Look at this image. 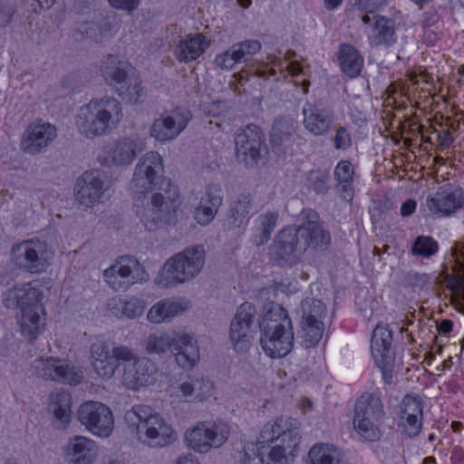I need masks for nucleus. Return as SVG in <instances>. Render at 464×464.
Instances as JSON below:
<instances>
[{
    "label": "nucleus",
    "instance_id": "f257e3e1",
    "mask_svg": "<svg viewBox=\"0 0 464 464\" xmlns=\"http://www.w3.org/2000/svg\"><path fill=\"white\" fill-rule=\"evenodd\" d=\"M301 220L300 225L285 227L276 234L269 247L273 260L281 265H295L308 249L325 251L328 248L331 235L319 214L312 208H305L301 213Z\"/></svg>",
    "mask_w": 464,
    "mask_h": 464
},
{
    "label": "nucleus",
    "instance_id": "f03ea898",
    "mask_svg": "<svg viewBox=\"0 0 464 464\" xmlns=\"http://www.w3.org/2000/svg\"><path fill=\"white\" fill-rule=\"evenodd\" d=\"M260 345L271 358H282L293 349L295 334L287 311L278 304H272L259 323Z\"/></svg>",
    "mask_w": 464,
    "mask_h": 464
},
{
    "label": "nucleus",
    "instance_id": "7ed1b4c3",
    "mask_svg": "<svg viewBox=\"0 0 464 464\" xmlns=\"http://www.w3.org/2000/svg\"><path fill=\"white\" fill-rule=\"evenodd\" d=\"M122 116L121 104L117 99H93L80 109L76 126L82 136L94 139L116 129Z\"/></svg>",
    "mask_w": 464,
    "mask_h": 464
},
{
    "label": "nucleus",
    "instance_id": "20e7f679",
    "mask_svg": "<svg viewBox=\"0 0 464 464\" xmlns=\"http://www.w3.org/2000/svg\"><path fill=\"white\" fill-rule=\"evenodd\" d=\"M124 418L140 441L150 447L162 448L177 438L172 427L149 406H134Z\"/></svg>",
    "mask_w": 464,
    "mask_h": 464
},
{
    "label": "nucleus",
    "instance_id": "39448f33",
    "mask_svg": "<svg viewBox=\"0 0 464 464\" xmlns=\"http://www.w3.org/2000/svg\"><path fill=\"white\" fill-rule=\"evenodd\" d=\"M136 213L150 231H155L175 219L179 207V193L176 186L169 183L160 192L154 193L146 205L136 206Z\"/></svg>",
    "mask_w": 464,
    "mask_h": 464
},
{
    "label": "nucleus",
    "instance_id": "423d86ee",
    "mask_svg": "<svg viewBox=\"0 0 464 464\" xmlns=\"http://www.w3.org/2000/svg\"><path fill=\"white\" fill-rule=\"evenodd\" d=\"M113 355L119 362H122V383L131 390L150 385L155 382L157 367L147 357H140L126 345L113 347Z\"/></svg>",
    "mask_w": 464,
    "mask_h": 464
},
{
    "label": "nucleus",
    "instance_id": "0eeeda50",
    "mask_svg": "<svg viewBox=\"0 0 464 464\" xmlns=\"http://www.w3.org/2000/svg\"><path fill=\"white\" fill-rule=\"evenodd\" d=\"M205 250L200 245L186 247L169 258L163 266L165 286H172L195 278L205 265Z\"/></svg>",
    "mask_w": 464,
    "mask_h": 464
},
{
    "label": "nucleus",
    "instance_id": "6e6552de",
    "mask_svg": "<svg viewBox=\"0 0 464 464\" xmlns=\"http://www.w3.org/2000/svg\"><path fill=\"white\" fill-rule=\"evenodd\" d=\"M384 418L383 404L379 395L364 393L354 405L353 427L361 437L369 441L381 438Z\"/></svg>",
    "mask_w": 464,
    "mask_h": 464
},
{
    "label": "nucleus",
    "instance_id": "1a4fd4ad",
    "mask_svg": "<svg viewBox=\"0 0 464 464\" xmlns=\"http://www.w3.org/2000/svg\"><path fill=\"white\" fill-rule=\"evenodd\" d=\"M53 256L54 253L47 243L36 237L16 243L11 249L14 265L30 274L46 271Z\"/></svg>",
    "mask_w": 464,
    "mask_h": 464
},
{
    "label": "nucleus",
    "instance_id": "9d476101",
    "mask_svg": "<svg viewBox=\"0 0 464 464\" xmlns=\"http://www.w3.org/2000/svg\"><path fill=\"white\" fill-rule=\"evenodd\" d=\"M102 77L126 102L136 104L144 95L141 81L137 75L128 74L123 63L109 55L102 68Z\"/></svg>",
    "mask_w": 464,
    "mask_h": 464
},
{
    "label": "nucleus",
    "instance_id": "9b49d317",
    "mask_svg": "<svg viewBox=\"0 0 464 464\" xmlns=\"http://www.w3.org/2000/svg\"><path fill=\"white\" fill-rule=\"evenodd\" d=\"M229 433L230 430L227 423L202 421L188 429L184 440L194 451L207 453L212 448L222 446Z\"/></svg>",
    "mask_w": 464,
    "mask_h": 464
},
{
    "label": "nucleus",
    "instance_id": "f8f14e48",
    "mask_svg": "<svg viewBox=\"0 0 464 464\" xmlns=\"http://www.w3.org/2000/svg\"><path fill=\"white\" fill-rule=\"evenodd\" d=\"M146 149L145 140L138 135L121 137L102 149L98 161L104 167H126Z\"/></svg>",
    "mask_w": 464,
    "mask_h": 464
},
{
    "label": "nucleus",
    "instance_id": "ddd939ff",
    "mask_svg": "<svg viewBox=\"0 0 464 464\" xmlns=\"http://www.w3.org/2000/svg\"><path fill=\"white\" fill-rule=\"evenodd\" d=\"M163 160L156 151L144 154L135 166L130 188L135 194H145L155 189L162 181Z\"/></svg>",
    "mask_w": 464,
    "mask_h": 464
},
{
    "label": "nucleus",
    "instance_id": "4468645a",
    "mask_svg": "<svg viewBox=\"0 0 464 464\" xmlns=\"http://www.w3.org/2000/svg\"><path fill=\"white\" fill-rule=\"evenodd\" d=\"M264 134L256 125H247L239 130L235 137L236 156L246 168H254L261 160L266 147Z\"/></svg>",
    "mask_w": 464,
    "mask_h": 464
},
{
    "label": "nucleus",
    "instance_id": "2eb2a0df",
    "mask_svg": "<svg viewBox=\"0 0 464 464\" xmlns=\"http://www.w3.org/2000/svg\"><path fill=\"white\" fill-rule=\"evenodd\" d=\"M106 283L114 291L126 290L135 283L146 279L147 274L137 259L121 256L103 272Z\"/></svg>",
    "mask_w": 464,
    "mask_h": 464
},
{
    "label": "nucleus",
    "instance_id": "dca6fc26",
    "mask_svg": "<svg viewBox=\"0 0 464 464\" xmlns=\"http://www.w3.org/2000/svg\"><path fill=\"white\" fill-rule=\"evenodd\" d=\"M57 128L37 118L25 127L20 141V150L28 155H38L47 150L57 138Z\"/></svg>",
    "mask_w": 464,
    "mask_h": 464
},
{
    "label": "nucleus",
    "instance_id": "f3484780",
    "mask_svg": "<svg viewBox=\"0 0 464 464\" xmlns=\"http://www.w3.org/2000/svg\"><path fill=\"white\" fill-rule=\"evenodd\" d=\"M78 420L89 431L100 437H108L113 429V417L109 407L102 402L86 401L77 411Z\"/></svg>",
    "mask_w": 464,
    "mask_h": 464
},
{
    "label": "nucleus",
    "instance_id": "a211bd4d",
    "mask_svg": "<svg viewBox=\"0 0 464 464\" xmlns=\"http://www.w3.org/2000/svg\"><path fill=\"white\" fill-rule=\"evenodd\" d=\"M34 374L44 380H50L66 384H77L82 380V374L73 365L57 357H40L33 362Z\"/></svg>",
    "mask_w": 464,
    "mask_h": 464
},
{
    "label": "nucleus",
    "instance_id": "6ab92c4d",
    "mask_svg": "<svg viewBox=\"0 0 464 464\" xmlns=\"http://www.w3.org/2000/svg\"><path fill=\"white\" fill-rule=\"evenodd\" d=\"M256 316L255 305L243 303L237 309L230 324L229 337L234 349L238 353L248 350L252 340V324Z\"/></svg>",
    "mask_w": 464,
    "mask_h": 464
},
{
    "label": "nucleus",
    "instance_id": "aec40b11",
    "mask_svg": "<svg viewBox=\"0 0 464 464\" xmlns=\"http://www.w3.org/2000/svg\"><path fill=\"white\" fill-rule=\"evenodd\" d=\"M74 193L77 202L85 208H92L110 197L98 170L83 172L75 183Z\"/></svg>",
    "mask_w": 464,
    "mask_h": 464
},
{
    "label": "nucleus",
    "instance_id": "412c9836",
    "mask_svg": "<svg viewBox=\"0 0 464 464\" xmlns=\"http://www.w3.org/2000/svg\"><path fill=\"white\" fill-rule=\"evenodd\" d=\"M304 127L315 137L325 136L332 131L335 120L334 109L321 102H306L303 107Z\"/></svg>",
    "mask_w": 464,
    "mask_h": 464
},
{
    "label": "nucleus",
    "instance_id": "4be33fe9",
    "mask_svg": "<svg viewBox=\"0 0 464 464\" xmlns=\"http://www.w3.org/2000/svg\"><path fill=\"white\" fill-rule=\"evenodd\" d=\"M191 120L188 110L178 109L171 114L161 115L154 120L150 129V134L156 140L165 142L176 139L187 127Z\"/></svg>",
    "mask_w": 464,
    "mask_h": 464
},
{
    "label": "nucleus",
    "instance_id": "5701e85b",
    "mask_svg": "<svg viewBox=\"0 0 464 464\" xmlns=\"http://www.w3.org/2000/svg\"><path fill=\"white\" fill-rule=\"evenodd\" d=\"M223 203V191L220 184L206 186L198 206L195 208L194 218L198 224L208 226L213 221Z\"/></svg>",
    "mask_w": 464,
    "mask_h": 464
},
{
    "label": "nucleus",
    "instance_id": "b1692460",
    "mask_svg": "<svg viewBox=\"0 0 464 464\" xmlns=\"http://www.w3.org/2000/svg\"><path fill=\"white\" fill-rule=\"evenodd\" d=\"M464 204V195L461 188H443L433 197L426 198V206L430 212L438 217H448Z\"/></svg>",
    "mask_w": 464,
    "mask_h": 464
},
{
    "label": "nucleus",
    "instance_id": "393cba45",
    "mask_svg": "<svg viewBox=\"0 0 464 464\" xmlns=\"http://www.w3.org/2000/svg\"><path fill=\"white\" fill-rule=\"evenodd\" d=\"M90 360L93 371L103 380L111 379L121 363L113 355V348L111 349L104 341H96L92 343Z\"/></svg>",
    "mask_w": 464,
    "mask_h": 464
},
{
    "label": "nucleus",
    "instance_id": "a878e982",
    "mask_svg": "<svg viewBox=\"0 0 464 464\" xmlns=\"http://www.w3.org/2000/svg\"><path fill=\"white\" fill-rule=\"evenodd\" d=\"M63 457L68 464H92L97 457L96 443L83 436H73L63 448Z\"/></svg>",
    "mask_w": 464,
    "mask_h": 464
},
{
    "label": "nucleus",
    "instance_id": "bb28decb",
    "mask_svg": "<svg viewBox=\"0 0 464 464\" xmlns=\"http://www.w3.org/2000/svg\"><path fill=\"white\" fill-rule=\"evenodd\" d=\"M177 364L184 370L192 369L199 362V349L193 336L176 333V342L171 349Z\"/></svg>",
    "mask_w": 464,
    "mask_h": 464
},
{
    "label": "nucleus",
    "instance_id": "cd10ccee",
    "mask_svg": "<svg viewBox=\"0 0 464 464\" xmlns=\"http://www.w3.org/2000/svg\"><path fill=\"white\" fill-rule=\"evenodd\" d=\"M40 292L33 287L30 283L21 285H14L3 295V303L7 308H28L30 306H40L38 304Z\"/></svg>",
    "mask_w": 464,
    "mask_h": 464
},
{
    "label": "nucleus",
    "instance_id": "c85d7f7f",
    "mask_svg": "<svg viewBox=\"0 0 464 464\" xmlns=\"http://www.w3.org/2000/svg\"><path fill=\"white\" fill-rule=\"evenodd\" d=\"M209 44L210 41L202 34H188L176 44L174 55L180 63H189L204 53Z\"/></svg>",
    "mask_w": 464,
    "mask_h": 464
},
{
    "label": "nucleus",
    "instance_id": "c756f323",
    "mask_svg": "<svg viewBox=\"0 0 464 464\" xmlns=\"http://www.w3.org/2000/svg\"><path fill=\"white\" fill-rule=\"evenodd\" d=\"M365 24L372 23V34L369 36L371 44L374 45H392L396 41L394 24L392 20L381 15H370L365 14L362 16Z\"/></svg>",
    "mask_w": 464,
    "mask_h": 464
},
{
    "label": "nucleus",
    "instance_id": "7c9ffc66",
    "mask_svg": "<svg viewBox=\"0 0 464 464\" xmlns=\"http://www.w3.org/2000/svg\"><path fill=\"white\" fill-rule=\"evenodd\" d=\"M422 406L421 402L414 397L407 395L402 401L401 419L405 433L409 437H415L421 429Z\"/></svg>",
    "mask_w": 464,
    "mask_h": 464
},
{
    "label": "nucleus",
    "instance_id": "2f4dec72",
    "mask_svg": "<svg viewBox=\"0 0 464 464\" xmlns=\"http://www.w3.org/2000/svg\"><path fill=\"white\" fill-rule=\"evenodd\" d=\"M392 331L386 326L378 324L372 333L371 349L376 363L383 361H393L394 353L392 347Z\"/></svg>",
    "mask_w": 464,
    "mask_h": 464
},
{
    "label": "nucleus",
    "instance_id": "473e14b6",
    "mask_svg": "<svg viewBox=\"0 0 464 464\" xmlns=\"http://www.w3.org/2000/svg\"><path fill=\"white\" fill-rule=\"evenodd\" d=\"M253 204L254 198L251 193H243L237 197L229 210L227 218L229 229L239 228L246 224Z\"/></svg>",
    "mask_w": 464,
    "mask_h": 464
},
{
    "label": "nucleus",
    "instance_id": "72a5a7b5",
    "mask_svg": "<svg viewBox=\"0 0 464 464\" xmlns=\"http://www.w3.org/2000/svg\"><path fill=\"white\" fill-rule=\"evenodd\" d=\"M41 306H30L21 310L20 331L23 336L34 341L43 330L44 323L41 317Z\"/></svg>",
    "mask_w": 464,
    "mask_h": 464
},
{
    "label": "nucleus",
    "instance_id": "f704fd0d",
    "mask_svg": "<svg viewBox=\"0 0 464 464\" xmlns=\"http://www.w3.org/2000/svg\"><path fill=\"white\" fill-rule=\"evenodd\" d=\"M183 310L184 308L179 302L163 299L152 305L147 314V319L152 324L167 323L171 321Z\"/></svg>",
    "mask_w": 464,
    "mask_h": 464
},
{
    "label": "nucleus",
    "instance_id": "c9c22d12",
    "mask_svg": "<svg viewBox=\"0 0 464 464\" xmlns=\"http://www.w3.org/2000/svg\"><path fill=\"white\" fill-rule=\"evenodd\" d=\"M338 60L342 72L351 78L357 76L362 68L363 59L353 45L342 44Z\"/></svg>",
    "mask_w": 464,
    "mask_h": 464
},
{
    "label": "nucleus",
    "instance_id": "e433bc0d",
    "mask_svg": "<svg viewBox=\"0 0 464 464\" xmlns=\"http://www.w3.org/2000/svg\"><path fill=\"white\" fill-rule=\"evenodd\" d=\"M72 398L69 392L57 390L49 396L48 410L63 424L70 421Z\"/></svg>",
    "mask_w": 464,
    "mask_h": 464
},
{
    "label": "nucleus",
    "instance_id": "4c0bfd02",
    "mask_svg": "<svg viewBox=\"0 0 464 464\" xmlns=\"http://www.w3.org/2000/svg\"><path fill=\"white\" fill-rule=\"evenodd\" d=\"M308 457L312 464H346L343 453L329 444L314 445Z\"/></svg>",
    "mask_w": 464,
    "mask_h": 464
},
{
    "label": "nucleus",
    "instance_id": "58836bf2",
    "mask_svg": "<svg viewBox=\"0 0 464 464\" xmlns=\"http://www.w3.org/2000/svg\"><path fill=\"white\" fill-rule=\"evenodd\" d=\"M277 219L278 213L276 211H267L257 217L252 240L256 246H262L269 240L276 227Z\"/></svg>",
    "mask_w": 464,
    "mask_h": 464
},
{
    "label": "nucleus",
    "instance_id": "ea45409f",
    "mask_svg": "<svg viewBox=\"0 0 464 464\" xmlns=\"http://www.w3.org/2000/svg\"><path fill=\"white\" fill-rule=\"evenodd\" d=\"M176 342V333L173 336L167 333L150 334L145 341V351L149 354H163L172 349Z\"/></svg>",
    "mask_w": 464,
    "mask_h": 464
},
{
    "label": "nucleus",
    "instance_id": "a19ab883",
    "mask_svg": "<svg viewBox=\"0 0 464 464\" xmlns=\"http://www.w3.org/2000/svg\"><path fill=\"white\" fill-rule=\"evenodd\" d=\"M295 121L290 117H277L271 130V141L276 146H281L294 134Z\"/></svg>",
    "mask_w": 464,
    "mask_h": 464
},
{
    "label": "nucleus",
    "instance_id": "79ce46f5",
    "mask_svg": "<svg viewBox=\"0 0 464 464\" xmlns=\"http://www.w3.org/2000/svg\"><path fill=\"white\" fill-rule=\"evenodd\" d=\"M289 423L290 421L283 417L277 418L273 422H268L261 430L257 444L263 448L266 442L280 440Z\"/></svg>",
    "mask_w": 464,
    "mask_h": 464
},
{
    "label": "nucleus",
    "instance_id": "37998d69",
    "mask_svg": "<svg viewBox=\"0 0 464 464\" xmlns=\"http://www.w3.org/2000/svg\"><path fill=\"white\" fill-rule=\"evenodd\" d=\"M353 169L349 161H341L334 170V176L338 181V189L343 193L344 199H352L351 183L353 180Z\"/></svg>",
    "mask_w": 464,
    "mask_h": 464
},
{
    "label": "nucleus",
    "instance_id": "c03bdc74",
    "mask_svg": "<svg viewBox=\"0 0 464 464\" xmlns=\"http://www.w3.org/2000/svg\"><path fill=\"white\" fill-rule=\"evenodd\" d=\"M302 338L304 345L308 348L316 345L324 333V324L322 321L302 319Z\"/></svg>",
    "mask_w": 464,
    "mask_h": 464
},
{
    "label": "nucleus",
    "instance_id": "a18cd8bd",
    "mask_svg": "<svg viewBox=\"0 0 464 464\" xmlns=\"http://www.w3.org/2000/svg\"><path fill=\"white\" fill-rule=\"evenodd\" d=\"M301 306L303 312L302 319L304 320L322 321L326 314L325 304L318 299L305 298L302 302Z\"/></svg>",
    "mask_w": 464,
    "mask_h": 464
},
{
    "label": "nucleus",
    "instance_id": "49530a36",
    "mask_svg": "<svg viewBox=\"0 0 464 464\" xmlns=\"http://www.w3.org/2000/svg\"><path fill=\"white\" fill-rule=\"evenodd\" d=\"M439 250V244L431 237L419 236L416 237L411 248L413 256H420L429 258L434 256Z\"/></svg>",
    "mask_w": 464,
    "mask_h": 464
},
{
    "label": "nucleus",
    "instance_id": "de8ad7c7",
    "mask_svg": "<svg viewBox=\"0 0 464 464\" xmlns=\"http://www.w3.org/2000/svg\"><path fill=\"white\" fill-rule=\"evenodd\" d=\"M231 47L234 51L233 53L242 63L261 50V43L258 40L251 39L234 44Z\"/></svg>",
    "mask_w": 464,
    "mask_h": 464
},
{
    "label": "nucleus",
    "instance_id": "09e8293b",
    "mask_svg": "<svg viewBox=\"0 0 464 464\" xmlns=\"http://www.w3.org/2000/svg\"><path fill=\"white\" fill-rule=\"evenodd\" d=\"M145 309L144 302L137 297H130L121 302V314L127 318L140 316Z\"/></svg>",
    "mask_w": 464,
    "mask_h": 464
},
{
    "label": "nucleus",
    "instance_id": "8fccbe9b",
    "mask_svg": "<svg viewBox=\"0 0 464 464\" xmlns=\"http://www.w3.org/2000/svg\"><path fill=\"white\" fill-rule=\"evenodd\" d=\"M280 445L284 447L287 453L292 454L300 442L298 428L293 427L290 422L286 428V430L285 433H283V436L280 439Z\"/></svg>",
    "mask_w": 464,
    "mask_h": 464
},
{
    "label": "nucleus",
    "instance_id": "3c124183",
    "mask_svg": "<svg viewBox=\"0 0 464 464\" xmlns=\"http://www.w3.org/2000/svg\"><path fill=\"white\" fill-rule=\"evenodd\" d=\"M194 389L192 378L188 377L187 380L180 382L171 383L168 388V392L172 397L183 399L194 395Z\"/></svg>",
    "mask_w": 464,
    "mask_h": 464
},
{
    "label": "nucleus",
    "instance_id": "603ef678",
    "mask_svg": "<svg viewBox=\"0 0 464 464\" xmlns=\"http://www.w3.org/2000/svg\"><path fill=\"white\" fill-rule=\"evenodd\" d=\"M233 53L234 51L232 47H230L226 52L217 55L215 59L217 66L222 70H231L237 63H241L238 57Z\"/></svg>",
    "mask_w": 464,
    "mask_h": 464
},
{
    "label": "nucleus",
    "instance_id": "864d4df0",
    "mask_svg": "<svg viewBox=\"0 0 464 464\" xmlns=\"http://www.w3.org/2000/svg\"><path fill=\"white\" fill-rule=\"evenodd\" d=\"M194 394L200 401L207 399L212 394L213 383L208 379L192 378Z\"/></svg>",
    "mask_w": 464,
    "mask_h": 464
},
{
    "label": "nucleus",
    "instance_id": "5fc2aeb1",
    "mask_svg": "<svg viewBox=\"0 0 464 464\" xmlns=\"http://www.w3.org/2000/svg\"><path fill=\"white\" fill-rule=\"evenodd\" d=\"M310 188L318 194L325 193L328 190L329 177L323 173L310 172L309 174Z\"/></svg>",
    "mask_w": 464,
    "mask_h": 464
},
{
    "label": "nucleus",
    "instance_id": "6e6d98bb",
    "mask_svg": "<svg viewBox=\"0 0 464 464\" xmlns=\"http://www.w3.org/2000/svg\"><path fill=\"white\" fill-rule=\"evenodd\" d=\"M352 145V138L347 129L339 126L334 136V147L337 150H346Z\"/></svg>",
    "mask_w": 464,
    "mask_h": 464
},
{
    "label": "nucleus",
    "instance_id": "4d7b16f0",
    "mask_svg": "<svg viewBox=\"0 0 464 464\" xmlns=\"http://www.w3.org/2000/svg\"><path fill=\"white\" fill-rule=\"evenodd\" d=\"M386 2L387 0H354L353 5L357 9L364 11L369 14L385 5Z\"/></svg>",
    "mask_w": 464,
    "mask_h": 464
},
{
    "label": "nucleus",
    "instance_id": "13d9d810",
    "mask_svg": "<svg viewBox=\"0 0 464 464\" xmlns=\"http://www.w3.org/2000/svg\"><path fill=\"white\" fill-rule=\"evenodd\" d=\"M287 451L281 445H276L268 454L270 464H288Z\"/></svg>",
    "mask_w": 464,
    "mask_h": 464
},
{
    "label": "nucleus",
    "instance_id": "bf43d9fd",
    "mask_svg": "<svg viewBox=\"0 0 464 464\" xmlns=\"http://www.w3.org/2000/svg\"><path fill=\"white\" fill-rule=\"evenodd\" d=\"M451 256L459 270L464 271V243L457 242L451 247Z\"/></svg>",
    "mask_w": 464,
    "mask_h": 464
},
{
    "label": "nucleus",
    "instance_id": "052dcab7",
    "mask_svg": "<svg viewBox=\"0 0 464 464\" xmlns=\"http://www.w3.org/2000/svg\"><path fill=\"white\" fill-rule=\"evenodd\" d=\"M108 2L113 8L129 12L135 10L140 4V0H108Z\"/></svg>",
    "mask_w": 464,
    "mask_h": 464
},
{
    "label": "nucleus",
    "instance_id": "680f3d73",
    "mask_svg": "<svg viewBox=\"0 0 464 464\" xmlns=\"http://www.w3.org/2000/svg\"><path fill=\"white\" fill-rule=\"evenodd\" d=\"M254 450L253 444H247L244 449V455L241 458L240 464H264L262 459L255 454L250 455L247 450ZM270 464V463H268Z\"/></svg>",
    "mask_w": 464,
    "mask_h": 464
},
{
    "label": "nucleus",
    "instance_id": "e2e57ef3",
    "mask_svg": "<svg viewBox=\"0 0 464 464\" xmlns=\"http://www.w3.org/2000/svg\"><path fill=\"white\" fill-rule=\"evenodd\" d=\"M392 362L393 361H383L382 363H376L382 369V378L386 384H391L392 382Z\"/></svg>",
    "mask_w": 464,
    "mask_h": 464
},
{
    "label": "nucleus",
    "instance_id": "0e129e2a",
    "mask_svg": "<svg viewBox=\"0 0 464 464\" xmlns=\"http://www.w3.org/2000/svg\"><path fill=\"white\" fill-rule=\"evenodd\" d=\"M415 208H416L415 200L408 199L402 204V206L401 208V214L403 217L410 216L414 212Z\"/></svg>",
    "mask_w": 464,
    "mask_h": 464
},
{
    "label": "nucleus",
    "instance_id": "69168bd1",
    "mask_svg": "<svg viewBox=\"0 0 464 464\" xmlns=\"http://www.w3.org/2000/svg\"><path fill=\"white\" fill-rule=\"evenodd\" d=\"M286 69L292 76L303 73V67L298 62H292L287 64Z\"/></svg>",
    "mask_w": 464,
    "mask_h": 464
},
{
    "label": "nucleus",
    "instance_id": "338daca9",
    "mask_svg": "<svg viewBox=\"0 0 464 464\" xmlns=\"http://www.w3.org/2000/svg\"><path fill=\"white\" fill-rule=\"evenodd\" d=\"M452 327H453V324L450 320H443L440 323L439 329H440V332H441L443 334H449L452 331Z\"/></svg>",
    "mask_w": 464,
    "mask_h": 464
},
{
    "label": "nucleus",
    "instance_id": "774afa93",
    "mask_svg": "<svg viewBox=\"0 0 464 464\" xmlns=\"http://www.w3.org/2000/svg\"><path fill=\"white\" fill-rule=\"evenodd\" d=\"M440 138L441 139V143L444 146H450L453 141V139L449 130L443 131L442 134L440 135Z\"/></svg>",
    "mask_w": 464,
    "mask_h": 464
}]
</instances>
